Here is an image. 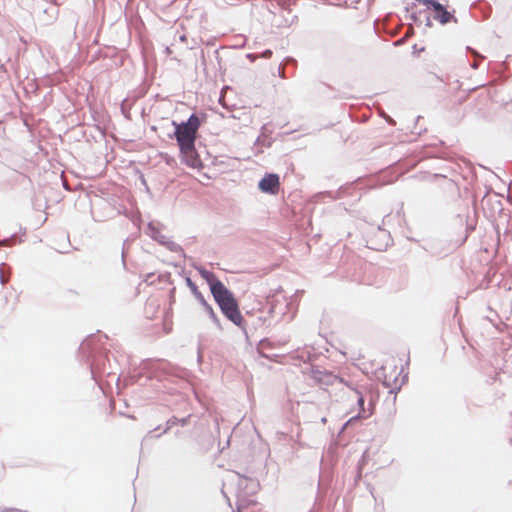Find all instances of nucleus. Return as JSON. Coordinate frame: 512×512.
I'll list each match as a JSON object with an SVG mask.
<instances>
[{
  "mask_svg": "<svg viewBox=\"0 0 512 512\" xmlns=\"http://www.w3.org/2000/svg\"><path fill=\"white\" fill-rule=\"evenodd\" d=\"M201 302L203 303V305L206 307V309L208 310L209 312V315L211 316V318H213L215 321H218V318L213 310V308L205 301V299L202 297L201 294L198 295Z\"/></svg>",
  "mask_w": 512,
  "mask_h": 512,
  "instance_id": "9d476101",
  "label": "nucleus"
},
{
  "mask_svg": "<svg viewBox=\"0 0 512 512\" xmlns=\"http://www.w3.org/2000/svg\"><path fill=\"white\" fill-rule=\"evenodd\" d=\"M172 123L175 127L174 135L179 148L195 145L197 131L200 127L198 116L192 114L186 122L178 124L173 121Z\"/></svg>",
  "mask_w": 512,
  "mask_h": 512,
  "instance_id": "f03ea898",
  "label": "nucleus"
},
{
  "mask_svg": "<svg viewBox=\"0 0 512 512\" xmlns=\"http://www.w3.org/2000/svg\"><path fill=\"white\" fill-rule=\"evenodd\" d=\"M481 209L491 223L503 222L502 219V203L501 201L492 197H484L481 201Z\"/></svg>",
  "mask_w": 512,
  "mask_h": 512,
  "instance_id": "7ed1b4c3",
  "label": "nucleus"
},
{
  "mask_svg": "<svg viewBox=\"0 0 512 512\" xmlns=\"http://www.w3.org/2000/svg\"><path fill=\"white\" fill-rule=\"evenodd\" d=\"M259 189L263 193L276 195L279 192L280 180L277 174H266L258 184Z\"/></svg>",
  "mask_w": 512,
  "mask_h": 512,
  "instance_id": "0eeeda50",
  "label": "nucleus"
},
{
  "mask_svg": "<svg viewBox=\"0 0 512 512\" xmlns=\"http://www.w3.org/2000/svg\"><path fill=\"white\" fill-rule=\"evenodd\" d=\"M202 276L207 280L213 298L224 316L235 325L242 326L244 318L233 293L213 273L203 271Z\"/></svg>",
  "mask_w": 512,
  "mask_h": 512,
  "instance_id": "f257e3e1",
  "label": "nucleus"
},
{
  "mask_svg": "<svg viewBox=\"0 0 512 512\" xmlns=\"http://www.w3.org/2000/svg\"><path fill=\"white\" fill-rule=\"evenodd\" d=\"M181 161L190 168L200 169L202 161L195 149V145L179 148Z\"/></svg>",
  "mask_w": 512,
  "mask_h": 512,
  "instance_id": "39448f33",
  "label": "nucleus"
},
{
  "mask_svg": "<svg viewBox=\"0 0 512 512\" xmlns=\"http://www.w3.org/2000/svg\"><path fill=\"white\" fill-rule=\"evenodd\" d=\"M422 3L426 6H431L434 11L436 12L434 18L439 21L441 24H447L454 20L456 22V19L454 16L445 9V7L437 2L436 0H422Z\"/></svg>",
  "mask_w": 512,
  "mask_h": 512,
  "instance_id": "423d86ee",
  "label": "nucleus"
},
{
  "mask_svg": "<svg viewBox=\"0 0 512 512\" xmlns=\"http://www.w3.org/2000/svg\"><path fill=\"white\" fill-rule=\"evenodd\" d=\"M149 229H150L151 235L154 236V233L156 232L155 226H149Z\"/></svg>",
  "mask_w": 512,
  "mask_h": 512,
  "instance_id": "f8f14e48",
  "label": "nucleus"
},
{
  "mask_svg": "<svg viewBox=\"0 0 512 512\" xmlns=\"http://www.w3.org/2000/svg\"><path fill=\"white\" fill-rule=\"evenodd\" d=\"M259 505V503L254 499H248L244 496H239L237 500V512H246L251 508Z\"/></svg>",
  "mask_w": 512,
  "mask_h": 512,
  "instance_id": "1a4fd4ad",
  "label": "nucleus"
},
{
  "mask_svg": "<svg viewBox=\"0 0 512 512\" xmlns=\"http://www.w3.org/2000/svg\"><path fill=\"white\" fill-rule=\"evenodd\" d=\"M356 400H357V403H358V404H359V406H360V409H361L362 411H364V409H363V405H364V397L362 396V394H361V393L356 392Z\"/></svg>",
  "mask_w": 512,
  "mask_h": 512,
  "instance_id": "9b49d317",
  "label": "nucleus"
},
{
  "mask_svg": "<svg viewBox=\"0 0 512 512\" xmlns=\"http://www.w3.org/2000/svg\"><path fill=\"white\" fill-rule=\"evenodd\" d=\"M389 241L390 235L388 231L381 226H377L367 240L370 247L375 250L385 249L388 246Z\"/></svg>",
  "mask_w": 512,
  "mask_h": 512,
  "instance_id": "20e7f679",
  "label": "nucleus"
},
{
  "mask_svg": "<svg viewBox=\"0 0 512 512\" xmlns=\"http://www.w3.org/2000/svg\"><path fill=\"white\" fill-rule=\"evenodd\" d=\"M314 378L323 386L335 385L341 382V379L337 375L327 371H316Z\"/></svg>",
  "mask_w": 512,
  "mask_h": 512,
  "instance_id": "6e6552de",
  "label": "nucleus"
}]
</instances>
